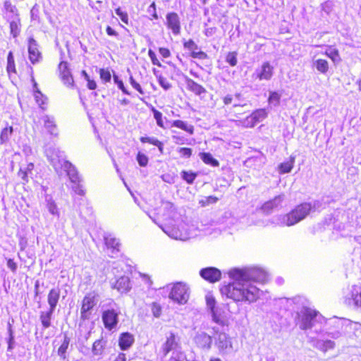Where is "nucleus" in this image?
<instances>
[{"label":"nucleus","mask_w":361,"mask_h":361,"mask_svg":"<svg viewBox=\"0 0 361 361\" xmlns=\"http://www.w3.org/2000/svg\"><path fill=\"white\" fill-rule=\"evenodd\" d=\"M349 321L344 318L334 317L325 319L319 329H315L314 333L320 336L319 338H311L310 343L317 350L326 353L336 348V344L334 340L340 338L345 335L346 328Z\"/></svg>","instance_id":"obj_1"},{"label":"nucleus","mask_w":361,"mask_h":361,"mask_svg":"<svg viewBox=\"0 0 361 361\" xmlns=\"http://www.w3.org/2000/svg\"><path fill=\"white\" fill-rule=\"evenodd\" d=\"M228 275L231 281L221 285L220 292L223 297L232 300L236 304L249 305L259 298L261 290L254 283L241 277H234L231 269Z\"/></svg>","instance_id":"obj_2"},{"label":"nucleus","mask_w":361,"mask_h":361,"mask_svg":"<svg viewBox=\"0 0 361 361\" xmlns=\"http://www.w3.org/2000/svg\"><path fill=\"white\" fill-rule=\"evenodd\" d=\"M293 302L295 305H301L298 307L297 317L295 319L297 324L302 330L319 329L322 325L324 317L315 310L311 309L307 305L308 301L300 296L293 298Z\"/></svg>","instance_id":"obj_3"},{"label":"nucleus","mask_w":361,"mask_h":361,"mask_svg":"<svg viewBox=\"0 0 361 361\" xmlns=\"http://www.w3.org/2000/svg\"><path fill=\"white\" fill-rule=\"evenodd\" d=\"M159 228L175 240H187L199 236L198 222L182 221L177 225H159Z\"/></svg>","instance_id":"obj_4"},{"label":"nucleus","mask_w":361,"mask_h":361,"mask_svg":"<svg viewBox=\"0 0 361 361\" xmlns=\"http://www.w3.org/2000/svg\"><path fill=\"white\" fill-rule=\"evenodd\" d=\"M314 207L315 204L312 206L311 203H302L286 214L274 216L272 223L279 226H293L304 219Z\"/></svg>","instance_id":"obj_5"},{"label":"nucleus","mask_w":361,"mask_h":361,"mask_svg":"<svg viewBox=\"0 0 361 361\" xmlns=\"http://www.w3.org/2000/svg\"><path fill=\"white\" fill-rule=\"evenodd\" d=\"M102 319L104 327L111 331L117 326L120 308L116 302L106 298L100 302Z\"/></svg>","instance_id":"obj_6"},{"label":"nucleus","mask_w":361,"mask_h":361,"mask_svg":"<svg viewBox=\"0 0 361 361\" xmlns=\"http://www.w3.org/2000/svg\"><path fill=\"white\" fill-rule=\"evenodd\" d=\"M145 212L159 227L160 224L157 221L158 217H161L165 221H176L180 216L174 204L167 200H161V205L159 207Z\"/></svg>","instance_id":"obj_7"},{"label":"nucleus","mask_w":361,"mask_h":361,"mask_svg":"<svg viewBox=\"0 0 361 361\" xmlns=\"http://www.w3.org/2000/svg\"><path fill=\"white\" fill-rule=\"evenodd\" d=\"M232 275L234 277H241L243 279L255 282L264 283L268 278L267 273L261 268L255 267L232 268Z\"/></svg>","instance_id":"obj_8"},{"label":"nucleus","mask_w":361,"mask_h":361,"mask_svg":"<svg viewBox=\"0 0 361 361\" xmlns=\"http://www.w3.org/2000/svg\"><path fill=\"white\" fill-rule=\"evenodd\" d=\"M44 153L56 173L61 176L63 173V166L68 162L64 152L55 146H46Z\"/></svg>","instance_id":"obj_9"},{"label":"nucleus","mask_w":361,"mask_h":361,"mask_svg":"<svg viewBox=\"0 0 361 361\" xmlns=\"http://www.w3.org/2000/svg\"><path fill=\"white\" fill-rule=\"evenodd\" d=\"M169 297L173 302L179 305H185L190 296L188 286L182 282H177L170 288Z\"/></svg>","instance_id":"obj_10"},{"label":"nucleus","mask_w":361,"mask_h":361,"mask_svg":"<svg viewBox=\"0 0 361 361\" xmlns=\"http://www.w3.org/2000/svg\"><path fill=\"white\" fill-rule=\"evenodd\" d=\"M213 331L214 344L217 347L219 354L226 355L230 353L233 350V345L230 336L225 332H219L215 327L213 328Z\"/></svg>","instance_id":"obj_11"},{"label":"nucleus","mask_w":361,"mask_h":361,"mask_svg":"<svg viewBox=\"0 0 361 361\" xmlns=\"http://www.w3.org/2000/svg\"><path fill=\"white\" fill-rule=\"evenodd\" d=\"M98 295L95 292L87 293L82 299L80 309V319L85 322L91 316V311L97 305Z\"/></svg>","instance_id":"obj_12"},{"label":"nucleus","mask_w":361,"mask_h":361,"mask_svg":"<svg viewBox=\"0 0 361 361\" xmlns=\"http://www.w3.org/2000/svg\"><path fill=\"white\" fill-rule=\"evenodd\" d=\"M345 302L361 312V286H352L345 295Z\"/></svg>","instance_id":"obj_13"},{"label":"nucleus","mask_w":361,"mask_h":361,"mask_svg":"<svg viewBox=\"0 0 361 361\" xmlns=\"http://www.w3.org/2000/svg\"><path fill=\"white\" fill-rule=\"evenodd\" d=\"M199 235H212L218 236L221 233L219 225L214 221L204 224L198 223Z\"/></svg>","instance_id":"obj_14"},{"label":"nucleus","mask_w":361,"mask_h":361,"mask_svg":"<svg viewBox=\"0 0 361 361\" xmlns=\"http://www.w3.org/2000/svg\"><path fill=\"white\" fill-rule=\"evenodd\" d=\"M274 67L269 62H264L262 66L255 69L252 77L259 80H269L273 76Z\"/></svg>","instance_id":"obj_15"},{"label":"nucleus","mask_w":361,"mask_h":361,"mask_svg":"<svg viewBox=\"0 0 361 361\" xmlns=\"http://www.w3.org/2000/svg\"><path fill=\"white\" fill-rule=\"evenodd\" d=\"M267 116V113L264 109H259L247 116L243 121V125L246 128L254 127L256 123L262 121Z\"/></svg>","instance_id":"obj_16"},{"label":"nucleus","mask_w":361,"mask_h":361,"mask_svg":"<svg viewBox=\"0 0 361 361\" xmlns=\"http://www.w3.org/2000/svg\"><path fill=\"white\" fill-rule=\"evenodd\" d=\"M213 337L204 331H199L196 334L194 341L200 348L209 350L212 347Z\"/></svg>","instance_id":"obj_17"},{"label":"nucleus","mask_w":361,"mask_h":361,"mask_svg":"<svg viewBox=\"0 0 361 361\" xmlns=\"http://www.w3.org/2000/svg\"><path fill=\"white\" fill-rule=\"evenodd\" d=\"M104 241L105 245L108 250L111 251V253H109V255L111 257H114L115 255H117V253L120 250V242L119 240L117 239L114 234L111 233H106L104 235Z\"/></svg>","instance_id":"obj_18"},{"label":"nucleus","mask_w":361,"mask_h":361,"mask_svg":"<svg viewBox=\"0 0 361 361\" xmlns=\"http://www.w3.org/2000/svg\"><path fill=\"white\" fill-rule=\"evenodd\" d=\"M200 276L210 283L219 281L221 277V272L215 267H207L202 269L200 271Z\"/></svg>","instance_id":"obj_19"},{"label":"nucleus","mask_w":361,"mask_h":361,"mask_svg":"<svg viewBox=\"0 0 361 361\" xmlns=\"http://www.w3.org/2000/svg\"><path fill=\"white\" fill-rule=\"evenodd\" d=\"M29 59L32 63H38L42 59V54L38 49V44L33 37L28 39Z\"/></svg>","instance_id":"obj_20"},{"label":"nucleus","mask_w":361,"mask_h":361,"mask_svg":"<svg viewBox=\"0 0 361 361\" xmlns=\"http://www.w3.org/2000/svg\"><path fill=\"white\" fill-rule=\"evenodd\" d=\"M59 70L60 72L61 79L63 84L67 87H73L74 80L68 68V63L61 61L59 65Z\"/></svg>","instance_id":"obj_21"},{"label":"nucleus","mask_w":361,"mask_h":361,"mask_svg":"<svg viewBox=\"0 0 361 361\" xmlns=\"http://www.w3.org/2000/svg\"><path fill=\"white\" fill-rule=\"evenodd\" d=\"M166 18L167 27L172 30L173 35H178L180 32V24L178 14L174 12L169 13Z\"/></svg>","instance_id":"obj_22"},{"label":"nucleus","mask_w":361,"mask_h":361,"mask_svg":"<svg viewBox=\"0 0 361 361\" xmlns=\"http://www.w3.org/2000/svg\"><path fill=\"white\" fill-rule=\"evenodd\" d=\"M285 199V195L281 194L276 196L272 200L266 202L262 207L264 212H271L275 209H279L281 207L282 202Z\"/></svg>","instance_id":"obj_23"},{"label":"nucleus","mask_w":361,"mask_h":361,"mask_svg":"<svg viewBox=\"0 0 361 361\" xmlns=\"http://www.w3.org/2000/svg\"><path fill=\"white\" fill-rule=\"evenodd\" d=\"M183 79L186 85L187 89L193 92L195 94L200 96L202 94L206 93V89L201 85L197 83L193 80L190 78L188 76L183 75Z\"/></svg>","instance_id":"obj_24"},{"label":"nucleus","mask_w":361,"mask_h":361,"mask_svg":"<svg viewBox=\"0 0 361 361\" xmlns=\"http://www.w3.org/2000/svg\"><path fill=\"white\" fill-rule=\"evenodd\" d=\"M134 341L135 338L133 334L129 332H124L119 336L118 346L121 350H127L133 345Z\"/></svg>","instance_id":"obj_25"},{"label":"nucleus","mask_w":361,"mask_h":361,"mask_svg":"<svg viewBox=\"0 0 361 361\" xmlns=\"http://www.w3.org/2000/svg\"><path fill=\"white\" fill-rule=\"evenodd\" d=\"M65 171L72 183L80 182V176L75 167L71 162L68 161L63 166V172Z\"/></svg>","instance_id":"obj_26"},{"label":"nucleus","mask_w":361,"mask_h":361,"mask_svg":"<svg viewBox=\"0 0 361 361\" xmlns=\"http://www.w3.org/2000/svg\"><path fill=\"white\" fill-rule=\"evenodd\" d=\"M112 287L121 293H128L131 289L129 277L125 276L120 277Z\"/></svg>","instance_id":"obj_27"},{"label":"nucleus","mask_w":361,"mask_h":361,"mask_svg":"<svg viewBox=\"0 0 361 361\" xmlns=\"http://www.w3.org/2000/svg\"><path fill=\"white\" fill-rule=\"evenodd\" d=\"M178 345L176 335L173 333H170L166 337V341L162 345L161 350L164 355L166 356L170 351L175 350Z\"/></svg>","instance_id":"obj_28"},{"label":"nucleus","mask_w":361,"mask_h":361,"mask_svg":"<svg viewBox=\"0 0 361 361\" xmlns=\"http://www.w3.org/2000/svg\"><path fill=\"white\" fill-rule=\"evenodd\" d=\"M42 119L44 122V127L46 128L47 132L53 136H57L58 129L54 118L53 116L45 115L42 118Z\"/></svg>","instance_id":"obj_29"},{"label":"nucleus","mask_w":361,"mask_h":361,"mask_svg":"<svg viewBox=\"0 0 361 361\" xmlns=\"http://www.w3.org/2000/svg\"><path fill=\"white\" fill-rule=\"evenodd\" d=\"M60 298V289L59 288H51L47 295L49 309L55 310Z\"/></svg>","instance_id":"obj_30"},{"label":"nucleus","mask_w":361,"mask_h":361,"mask_svg":"<svg viewBox=\"0 0 361 361\" xmlns=\"http://www.w3.org/2000/svg\"><path fill=\"white\" fill-rule=\"evenodd\" d=\"M106 345V341L103 338L96 340L94 342L92 348V355L99 357V358H102L104 353Z\"/></svg>","instance_id":"obj_31"},{"label":"nucleus","mask_w":361,"mask_h":361,"mask_svg":"<svg viewBox=\"0 0 361 361\" xmlns=\"http://www.w3.org/2000/svg\"><path fill=\"white\" fill-rule=\"evenodd\" d=\"M295 157L290 155L288 160L281 163L278 166V171L280 174L288 173L291 171L294 166Z\"/></svg>","instance_id":"obj_32"},{"label":"nucleus","mask_w":361,"mask_h":361,"mask_svg":"<svg viewBox=\"0 0 361 361\" xmlns=\"http://www.w3.org/2000/svg\"><path fill=\"white\" fill-rule=\"evenodd\" d=\"M54 311L55 310L49 309L47 311L40 312L39 320L42 323L43 329H48L49 327L51 326V321L52 316H53Z\"/></svg>","instance_id":"obj_33"},{"label":"nucleus","mask_w":361,"mask_h":361,"mask_svg":"<svg viewBox=\"0 0 361 361\" xmlns=\"http://www.w3.org/2000/svg\"><path fill=\"white\" fill-rule=\"evenodd\" d=\"M46 207L49 212L56 217L57 219L60 217V212L56 204V202L52 200L51 197L47 195L46 196Z\"/></svg>","instance_id":"obj_34"},{"label":"nucleus","mask_w":361,"mask_h":361,"mask_svg":"<svg viewBox=\"0 0 361 361\" xmlns=\"http://www.w3.org/2000/svg\"><path fill=\"white\" fill-rule=\"evenodd\" d=\"M4 8L6 11L8 19L19 17L18 9L16 6L13 5L10 0H6L4 4Z\"/></svg>","instance_id":"obj_35"},{"label":"nucleus","mask_w":361,"mask_h":361,"mask_svg":"<svg viewBox=\"0 0 361 361\" xmlns=\"http://www.w3.org/2000/svg\"><path fill=\"white\" fill-rule=\"evenodd\" d=\"M282 96V92L279 91H270L269 96L268 98V104L272 107H276L280 105L281 98Z\"/></svg>","instance_id":"obj_36"},{"label":"nucleus","mask_w":361,"mask_h":361,"mask_svg":"<svg viewBox=\"0 0 361 361\" xmlns=\"http://www.w3.org/2000/svg\"><path fill=\"white\" fill-rule=\"evenodd\" d=\"M172 127H176L180 128L185 132L188 133L190 135H192L194 133V127L192 125H188L186 122L183 121L181 120H175L171 123Z\"/></svg>","instance_id":"obj_37"},{"label":"nucleus","mask_w":361,"mask_h":361,"mask_svg":"<svg viewBox=\"0 0 361 361\" xmlns=\"http://www.w3.org/2000/svg\"><path fill=\"white\" fill-rule=\"evenodd\" d=\"M10 24L11 34L13 37H16L20 32V22L19 17L15 18L8 19Z\"/></svg>","instance_id":"obj_38"},{"label":"nucleus","mask_w":361,"mask_h":361,"mask_svg":"<svg viewBox=\"0 0 361 361\" xmlns=\"http://www.w3.org/2000/svg\"><path fill=\"white\" fill-rule=\"evenodd\" d=\"M140 142L142 143H149L158 147L161 154L164 152V144L154 137H141Z\"/></svg>","instance_id":"obj_39"},{"label":"nucleus","mask_w":361,"mask_h":361,"mask_svg":"<svg viewBox=\"0 0 361 361\" xmlns=\"http://www.w3.org/2000/svg\"><path fill=\"white\" fill-rule=\"evenodd\" d=\"M200 157L202 161L212 166H219V163L217 159H214L213 156L209 152H202L200 154Z\"/></svg>","instance_id":"obj_40"},{"label":"nucleus","mask_w":361,"mask_h":361,"mask_svg":"<svg viewBox=\"0 0 361 361\" xmlns=\"http://www.w3.org/2000/svg\"><path fill=\"white\" fill-rule=\"evenodd\" d=\"M313 66L322 74H326L329 71V63L324 59L314 60Z\"/></svg>","instance_id":"obj_41"},{"label":"nucleus","mask_w":361,"mask_h":361,"mask_svg":"<svg viewBox=\"0 0 361 361\" xmlns=\"http://www.w3.org/2000/svg\"><path fill=\"white\" fill-rule=\"evenodd\" d=\"M70 343V338L67 335H64L63 341L58 349V355L63 360L66 358V351Z\"/></svg>","instance_id":"obj_42"},{"label":"nucleus","mask_w":361,"mask_h":361,"mask_svg":"<svg viewBox=\"0 0 361 361\" xmlns=\"http://www.w3.org/2000/svg\"><path fill=\"white\" fill-rule=\"evenodd\" d=\"M13 133V128L12 126H6L2 129L0 134V143L5 144L8 142Z\"/></svg>","instance_id":"obj_43"},{"label":"nucleus","mask_w":361,"mask_h":361,"mask_svg":"<svg viewBox=\"0 0 361 361\" xmlns=\"http://www.w3.org/2000/svg\"><path fill=\"white\" fill-rule=\"evenodd\" d=\"M212 318V321L219 325H224V321L221 318V309L218 307H214L209 310Z\"/></svg>","instance_id":"obj_44"},{"label":"nucleus","mask_w":361,"mask_h":361,"mask_svg":"<svg viewBox=\"0 0 361 361\" xmlns=\"http://www.w3.org/2000/svg\"><path fill=\"white\" fill-rule=\"evenodd\" d=\"M6 70L8 73H16L14 57L12 51H9L7 56V66Z\"/></svg>","instance_id":"obj_45"},{"label":"nucleus","mask_w":361,"mask_h":361,"mask_svg":"<svg viewBox=\"0 0 361 361\" xmlns=\"http://www.w3.org/2000/svg\"><path fill=\"white\" fill-rule=\"evenodd\" d=\"M8 338L7 339L8 348L7 351L12 352L13 348H15V336L13 335V332L12 330V327L11 324H8Z\"/></svg>","instance_id":"obj_46"},{"label":"nucleus","mask_w":361,"mask_h":361,"mask_svg":"<svg viewBox=\"0 0 361 361\" xmlns=\"http://www.w3.org/2000/svg\"><path fill=\"white\" fill-rule=\"evenodd\" d=\"M181 178L188 184H192L195 179L197 176L196 173L192 171H182L180 173Z\"/></svg>","instance_id":"obj_47"},{"label":"nucleus","mask_w":361,"mask_h":361,"mask_svg":"<svg viewBox=\"0 0 361 361\" xmlns=\"http://www.w3.org/2000/svg\"><path fill=\"white\" fill-rule=\"evenodd\" d=\"M218 200H219L218 197L213 196V195H210L208 197H204L203 199L200 200L199 204L202 207H205V206H207V205H209L212 204H215L216 202H218Z\"/></svg>","instance_id":"obj_48"},{"label":"nucleus","mask_w":361,"mask_h":361,"mask_svg":"<svg viewBox=\"0 0 361 361\" xmlns=\"http://www.w3.org/2000/svg\"><path fill=\"white\" fill-rule=\"evenodd\" d=\"M151 312L154 317H159L161 314L162 307L161 305L157 302H154L150 305Z\"/></svg>","instance_id":"obj_49"},{"label":"nucleus","mask_w":361,"mask_h":361,"mask_svg":"<svg viewBox=\"0 0 361 361\" xmlns=\"http://www.w3.org/2000/svg\"><path fill=\"white\" fill-rule=\"evenodd\" d=\"M152 111L153 112L154 118L156 120L157 124L161 128H165L163 122L162 114L161 112L157 110L155 108L152 107Z\"/></svg>","instance_id":"obj_50"},{"label":"nucleus","mask_w":361,"mask_h":361,"mask_svg":"<svg viewBox=\"0 0 361 361\" xmlns=\"http://www.w3.org/2000/svg\"><path fill=\"white\" fill-rule=\"evenodd\" d=\"M34 96H35V101L37 103V104L42 109H44V107L42 106L45 104V102L47 100V97H44L42 94V93L39 90H38L35 91Z\"/></svg>","instance_id":"obj_51"},{"label":"nucleus","mask_w":361,"mask_h":361,"mask_svg":"<svg viewBox=\"0 0 361 361\" xmlns=\"http://www.w3.org/2000/svg\"><path fill=\"white\" fill-rule=\"evenodd\" d=\"M226 61L231 66L237 65V53L235 51L228 52L226 56Z\"/></svg>","instance_id":"obj_52"},{"label":"nucleus","mask_w":361,"mask_h":361,"mask_svg":"<svg viewBox=\"0 0 361 361\" xmlns=\"http://www.w3.org/2000/svg\"><path fill=\"white\" fill-rule=\"evenodd\" d=\"M246 101L242 97L241 94L236 93L234 94L233 107L246 106Z\"/></svg>","instance_id":"obj_53"},{"label":"nucleus","mask_w":361,"mask_h":361,"mask_svg":"<svg viewBox=\"0 0 361 361\" xmlns=\"http://www.w3.org/2000/svg\"><path fill=\"white\" fill-rule=\"evenodd\" d=\"M136 159L140 166L145 167L147 165L149 159L143 153L139 152L137 154Z\"/></svg>","instance_id":"obj_54"},{"label":"nucleus","mask_w":361,"mask_h":361,"mask_svg":"<svg viewBox=\"0 0 361 361\" xmlns=\"http://www.w3.org/2000/svg\"><path fill=\"white\" fill-rule=\"evenodd\" d=\"M32 20L39 21V6L35 4L30 11Z\"/></svg>","instance_id":"obj_55"},{"label":"nucleus","mask_w":361,"mask_h":361,"mask_svg":"<svg viewBox=\"0 0 361 361\" xmlns=\"http://www.w3.org/2000/svg\"><path fill=\"white\" fill-rule=\"evenodd\" d=\"M114 81L117 85L118 87L125 94H130V92L125 87L124 84L121 80L119 79L118 76L116 75H114Z\"/></svg>","instance_id":"obj_56"},{"label":"nucleus","mask_w":361,"mask_h":361,"mask_svg":"<svg viewBox=\"0 0 361 361\" xmlns=\"http://www.w3.org/2000/svg\"><path fill=\"white\" fill-rule=\"evenodd\" d=\"M157 77L158 78V82L162 88L167 90L171 87V83L166 78L161 76V75H157Z\"/></svg>","instance_id":"obj_57"},{"label":"nucleus","mask_w":361,"mask_h":361,"mask_svg":"<svg viewBox=\"0 0 361 361\" xmlns=\"http://www.w3.org/2000/svg\"><path fill=\"white\" fill-rule=\"evenodd\" d=\"M205 300L208 310L214 308V307H216V300L213 295L211 293H207L205 296Z\"/></svg>","instance_id":"obj_58"},{"label":"nucleus","mask_w":361,"mask_h":361,"mask_svg":"<svg viewBox=\"0 0 361 361\" xmlns=\"http://www.w3.org/2000/svg\"><path fill=\"white\" fill-rule=\"evenodd\" d=\"M115 13L119 16L122 22L128 24V15L126 11H122L121 8H118L115 10Z\"/></svg>","instance_id":"obj_59"},{"label":"nucleus","mask_w":361,"mask_h":361,"mask_svg":"<svg viewBox=\"0 0 361 361\" xmlns=\"http://www.w3.org/2000/svg\"><path fill=\"white\" fill-rule=\"evenodd\" d=\"M326 54L336 62L340 59L338 51L335 49H329L326 51Z\"/></svg>","instance_id":"obj_60"},{"label":"nucleus","mask_w":361,"mask_h":361,"mask_svg":"<svg viewBox=\"0 0 361 361\" xmlns=\"http://www.w3.org/2000/svg\"><path fill=\"white\" fill-rule=\"evenodd\" d=\"M99 75H100L101 79L104 82H107L111 80V73L109 70L104 69V68L100 69Z\"/></svg>","instance_id":"obj_61"},{"label":"nucleus","mask_w":361,"mask_h":361,"mask_svg":"<svg viewBox=\"0 0 361 361\" xmlns=\"http://www.w3.org/2000/svg\"><path fill=\"white\" fill-rule=\"evenodd\" d=\"M183 47H184L185 49H187L191 51V52L192 51H194V50H197L198 49L197 44L192 39H189L188 41H184Z\"/></svg>","instance_id":"obj_62"},{"label":"nucleus","mask_w":361,"mask_h":361,"mask_svg":"<svg viewBox=\"0 0 361 361\" xmlns=\"http://www.w3.org/2000/svg\"><path fill=\"white\" fill-rule=\"evenodd\" d=\"M73 185L72 186V188H73V191L75 192V193H76L80 196L85 195V191L83 188L82 185L80 184V182H78L76 183H73Z\"/></svg>","instance_id":"obj_63"},{"label":"nucleus","mask_w":361,"mask_h":361,"mask_svg":"<svg viewBox=\"0 0 361 361\" xmlns=\"http://www.w3.org/2000/svg\"><path fill=\"white\" fill-rule=\"evenodd\" d=\"M322 10L326 13L329 14L331 12L334 4L331 1H326L322 4Z\"/></svg>","instance_id":"obj_64"}]
</instances>
